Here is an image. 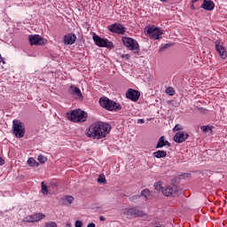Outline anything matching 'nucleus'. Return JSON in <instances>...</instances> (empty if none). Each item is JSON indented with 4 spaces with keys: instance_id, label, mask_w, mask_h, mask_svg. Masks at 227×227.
<instances>
[{
    "instance_id": "1",
    "label": "nucleus",
    "mask_w": 227,
    "mask_h": 227,
    "mask_svg": "<svg viewBox=\"0 0 227 227\" xmlns=\"http://www.w3.org/2000/svg\"><path fill=\"white\" fill-rule=\"evenodd\" d=\"M111 132V126L106 122H95L89 127L86 130V136L88 137H97V139H101V137H106L107 134Z\"/></svg>"
},
{
    "instance_id": "2",
    "label": "nucleus",
    "mask_w": 227,
    "mask_h": 227,
    "mask_svg": "<svg viewBox=\"0 0 227 227\" xmlns=\"http://www.w3.org/2000/svg\"><path fill=\"white\" fill-rule=\"evenodd\" d=\"M86 118H88V114L81 109L72 110L71 113H67V120L74 123L83 122Z\"/></svg>"
},
{
    "instance_id": "3",
    "label": "nucleus",
    "mask_w": 227,
    "mask_h": 227,
    "mask_svg": "<svg viewBox=\"0 0 227 227\" xmlns=\"http://www.w3.org/2000/svg\"><path fill=\"white\" fill-rule=\"evenodd\" d=\"M99 104L101 107L107 109V111H121V105L120 103H116L114 100H111L106 97H103L99 99Z\"/></svg>"
},
{
    "instance_id": "4",
    "label": "nucleus",
    "mask_w": 227,
    "mask_h": 227,
    "mask_svg": "<svg viewBox=\"0 0 227 227\" xmlns=\"http://www.w3.org/2000/svg\"><path fill=\"white\" fill-rule=\"evenodd\" d=\"M144 31L146 36L152 38L153 40H160V36L164 35L162 29L155 26H147L145 27Z\"/></svg>"
},
{
    "instance_id": "5",
    "label": "nucleus",
    "mask_w": 227,
    "mask_h": 227,
    "mask_svg": "<svg viewBox=\"0 0 227 227\" xmlns=\"http://www.w3.org/2000/svg\"><path fill=\"white\" fill-rule=\"evenodd\" d=\"M121 42L129 51H132L133 52H139V51H141L139 48V43H137L134 38L122 36Z\"/></svg>"
},
{
    "instance_id": "6",
    "label": "nucleus",
    "mask_w": 227,
    "mask_h": 227,
    "mask_svg": "<svg viewBox=\"0 0 227 227\" xmlns=\"http://www.w3.org/2000/svg\"><path fill=\"white\" fill-rule=\"evenodd\" d=\"M13 134L16 137H24L26 130L24 129V124L20 121L14 120L12 121Z\"/></svg>"
},
{
    "instance_id": "7",
    "label": "nucleus",
    "mask_w": 227,
    "mask_h": 227,
    "mask_svg": "<svg viewBox=\"0 0 227 227\" xmlns=\"http://www.w3.org/2000/svg\"><path fill=\"white\" fill-rule=\"evenodd\" d=\"M93 40L98 47H106V49H113V43L109 42V40L106 38H101L100 36L94 35Z\"/></svg>"
},
{
    "instance_id": "8",
    "label": "nucleus",
    "mask_w": 227,
    "mask_h": 227,
    "mask_svg": "<svg viewBox=\"0 0 227 227\" xmlns=\"http://www.w3.org/2000/svg\"><path fill=\"white\" fill-rule=\"evenodd\" d=\"M30 45H43L47 43V40L40 35H30L28 36Z\"/></svg>"
},
{
    "instance_id": "9",
    "label": "nucleus",
    "mask_w": 227,
    "mask_h": 227,
    "mask_svg": "<svg viewBox=\"0 0 227 227\" xmlns=\"http://www.w3.org/2000/svg\"><path fill=\"white\" fill-rule=\"evenodd\" d=\"M107 29L110 30L111 33H116L117 35H125V27L120 23H114L107 27Z\"/></svg>"
},
{
    "instance_id": "10",
    "label": "nucleus",
    "mask_w": 227,
    "mask_h": 227,
    "mask_svg": "<svg viewBox=\"0 0 227 227\" xmlns=\"http://www.w3.org/2000/svg\"><path fill=\"white\" fill-rule=\"evenodd\" d=\"M215 49L217 54H219L220 58L222 59H226L227 52H226V48L223 45V43L221 41L217 40L215 43Z\"/></svg>"
},
{
    "instance_id": "11",
    "label": "nucleus",
    "mask_w": 227,
    "mask_h": 227,
    "mask_svg": "<svg viewBox=\"0 0 227 227\" xmlns=\"http://www.w3.org/2000/svg\"><path fill=\"white\" fill-rule=\"evenodd\" d=\"M189 137V134L184 131H177L176 135L174 136V141L176 143H184V141H187Z\"/></svg>"
},
{
    "instance_id": "12",
    "label": "nucleus",
    "mask_w": 227,
    "mask_h": 227,
    "mask_svg": "<svg viewBox=\"0 0 227 227\" xmlns=\"http://www.w3.org/2000/svg\"><path fill=\"white\" fill-rule=\"evenodd\" d=\"M141 94H139V91L129 89L128 92L126 93L127 98H129V100H133L134 102L139 100V97Z\"/></svg>"
},
{
    "instance_id": "13",
    "label": "nucleus",
    "mask_w": 227,
    "mask_h": 227,
    "mask_svg": "<svg viewBox=\"0 0 227 227\" xmlns=\"http://www.w3.org/2000/svg\"><path fill=\"white\" fill-rule=\"evenodd\" d=\"M161 192L163 196H175L176 194V186H166Z\"/></svg>"
},
{
    "instance_id": "14",
    "label": "nucleus",
    "mask_w": 227,
    "mask_h": 227,
    "mask_svg": "<svg viewBox=\"0 0 227 227\" xmlns=\"http://www.w3.org/2000/svg\"><path fill=\"white\" fill-rule=\"evenodd\" d=\"M128 215H131L133 217H143L145 215V213L141 210H138L136 207H131L127 209Z\"/></svg>"
},
{
    "instance_id": "15",
    "label": "nucleus",
    "mask_w": 227,
    "mask_h": 227,
    "mask_svg": "<svg viewBox=\"0 0 227 227\" xmlns=\"http://www.w3.org/2000/svg\"><path fill=\"white\" fill-rule=\"evenodd\" d=\"M201 8L207 10V12H212L215 8V4L212 0H204L201 4Z\"/></svg>"
},
{
    "instance_id": "16",
    "label": "nucleus",
    "mask_w": 227,
    "mask_h": 227,
    "mask_svg": "<svg viewBox=\"0 0 227 227\" xmlns=\"http://www.w3.org/2000/svg\"><path fill=\"white\" fill-rule=\"evenodd\" d=\"M75 40H77V36H75V35L69 34L64 36V43L67 45H74V43H75Z\"/></svg>"
},
{
    "instance_id": "17",
    "label": "nucleus",
    "mask_w": 227,
    "mask_h": 227,
    "mask_svg": "<svg viewBox=\"0 0 227 227\" xmlns=\"http://www.w3.org/2000/svg\"><path fill=\"white\" fill-rule=\"evenodd\" d=\"M70 93L71 95H74V97L82 98V93L81 92V90L74 85L70 86Z\"/></svg>"
},
{
    "instance_id": "18",
    "label": "nucleus",
    "mask_w": 227,
    "mask_h": 227,
    "mask_svg": "<svg viewBox=\"0 0 227 227\" xmlns=\"http://www.w3.org/2000/svg\"><path fill=\"white\" fill-rule=\"evenodd\" d=\"M140 196H143V198H145V201L152 200V195H151L150 190H148V189L142 191L140 193Z\"/></svg>"
},
{
    "instance_id": "19",
    "label": "nucleus",
    "mask_w": 227,
    "mask_h": 227,
    "mask_svg": "<svg viewBox=\"0 0 227 227\" xmlns=\"http://www.w3.org/2000/svg\"><path fill=\"white\" fill-rule=\"evenodd\" d=\"M166 145H169V142L165 141L164 137H160L156 145V148H163V146H166Z\"/></svg>"
},
{
    "instance_id": "20",
    "label": "nucleus",
    "mask_w": 227,
    "mask_h": 227,
    "mask_svg": "<svg viewBox=\"0 0 227 227\" xmlns=\"http://www.w3.org/2000/svg\"><path fill=\"white\" fill-rule=\"evenodd\" d=\"M35 223H40V221H43V219H45V215L43 213H36L34 215Z\"/></svg>"
},
{
    "instance_id": "21",
    "label": "nucleus",
    "mask_w": 227,
    "mask_h": 227,
    "mask_svg": "<svg viewBox=\"0 0 227 227\" xmlns=\"http://www.w3.org/2000/svg\"><path fill=\"white\" fill-rule=\"evenodd\" d=\"M153 155L157 159H162V158L166 157L167 153L165 151H156L155 153H153Z\"/></svg>"
},
{
    "instance_id": "22",
    "label": "nucleus",
    "mask_w": 227,
    "mask_h": 227,
    "mask_svg": "<svg viewBox=\"0 0 227 227\" xmlns=\"http://www.w3.org/2000/svg\"><path fill=\"white\" fill-rule=\"evenodd\" d=\"M23 221L24 223H36L35 220V215H27Z\"/></svg>"
},
{
    "instance_id": "23",
    "label": "nucleus",
    "mask_w": 227,
    "mask_h": 227,
    "mask_svg": "<svg viewBox=\"0 0 227 227\" xmlns=\"http://www.w3.org/2000/svg\"><path fill=\"white\" fill-rule=\"evenodd\" d=\"M64 203L65 205H72V203H74V197L72 196L66 197L64 200Z\"/></svg>"
},
{
    "instance_id": "24",
    "label": "nucleus",
    "mask_w": 227,
    "mask_h": 227,
    "mask_svg": "<svg viewBox=\"0 0 227 227\" xmlns=\"http://www.w3.org/2000/svg\"><path fill=\"white\" fill-rule=\"evenodd\" d=\"M165 93L170 97H173V95H175V89L173 87H168L166 89Z\"/></svg>"
},
{
    "instance_id": "25",
    "label": "nucleus",
    "mask_w": 227,
    "mask_h": 227,
    "mask_svg": "<svg viewBox=\"0 0 227 227\" xmlns=\"http://www.w3.org/2000/svg\"><path fill=\"white\" fill-rule=\"evenodd\" d=\"M27 163L28 164V166H34V167L38 166V162H36V160L33 158H29Z\"/></svg>"
},
{
    "instance_id": "26",
    "label": "nucleus",
    "mask_w": 227,
    "mask_h": 227,
    "mask_svg": "<svg viewBox=\"0 0 227 227\" xmlns=\"http://www.w3.org/2000/svg\"><path fill=\"white\" fill-rule=\"evenodd\" d=\"M41 186L43 194H49V188L47 187V185H45L43 182H42Z\"/></svg>"
},
{
    "instance_id": "27",
    "label": "nucleus",
    "mask_w": 227,
    "mask_h": 227,
    "mask_svg": "<svg viewBox=\"0 0 227 227\" xmlns=\"http://www.w3.org/2000/svg\"><path fill=\"white\" fill-rule=\"evenodd\" d=\"M154 188L156 191H161V192H162V190L164 189V188H162V183H160V182L155 183Z\"/></svg>"
},
{
    "instance_id": "28",
    "label": "nucleus",
    "mask_w": 227,
    "mask_h": 227,
    "mask_svg": "<svg viewBox=\"0 0 227 227\" xmlns=\"http://www.w3.org/2000/svg\"><path fill=\"white\" fill-rule=\"evenodd\" d=\"M37 160H39L41 164H45V162H47V158L43 155H39Z\"/></svg>"
},
{
    "instance_id": "29",
    "label": "nucleus",
    "mask_w": 227,
    "mask_h": 227,
    "mask_svg": "<svg viewBox=\"0 0 227 227\" xmlns=\"http://www.w3.org/2000/svg\"><path fill=\"white\" fill-rule=\"evenodd\" d=\"M44 227H58V223H56V222H47Z\"/></svg>"
},
{
    "instance_id": "30",
    "label": "nucleus",
    "mask_w": 227,
    "mask_h": 227,
    "mask_svg": "<svg viewBox=\"0 0 227 227\" xmlns=\"http://www.w3.org/2000/svg\"><path fill=\"white\" fill-rule=\"evenodd\" d=\"M200 130H202V132H212V129L208 126H201Z\"/></svg>"
},
{
    "instance_id": "31",
    "label": "nucleus",
    "mask_w": 227,
    "mask_h": 227,
    "mask_svg": "<svg viewBox=\"0 0 227 227\" xmlns=\"http://www.w3.org/2000/svg\"><path fill=\"white\" fill-rule=\"evenodd\" d=\"M98 184H106V176H99L98 177Z\"/></svg>"
},
{
    "instance_id": "32",
    "label": "nucleus",
    "mask_w": 227,
    "mask_h": 227,
    "mask_svg": "<svg viewBox=\"0 0 227 227\" xmlns=\"http://www.w3.org/2000/svg\"><path fill=\"white\" fill-rule=\"evenodd\" d=\"M182 129H184V128L182 127V125L176 124V125L174 127L173 131H174V132H178V130H182Z\"/></svg>"
},
{
    "instance_id": "33",
    "label": "nucleus",
    "mask_w": 227,
    "mask_h": 227,
    "mask_svg": "<svg viewBox=\"0 0 227 227\" xmlns=\"http://www.w3.org/2000/svg\"><path fill=\"white\" fill-rule=\"evenodd\" d=\"M141 198V195H133L129 197L130 201H136Z\"/></svg>"
},
{
    "instance_id": "34",
    "label": "nucleus",
    "mask_w": 227,
    "mask_h": 227,
    "mask_svg": "<svg viewBox=\"0 0 227 227\" xmlns=\"http://www.w3.org/2000/svg\"><path fill=\"white\" fill-rule=\"evenodd\" d=\"M75 227H82V221L77 220L74 224Z\"/></svg>"
},
{
    "instance_id": "35",
    "label": "nucleus",
    "mask_w": 227,
    "mask_h": 227,
    "mask_svg": "<svg viewBox=\"0 0 227 227\" xmlns=\"http://www.w3.org/2000/svg\"><path fill=\"white\" fill-rule=\"evenodd\" d=\"M137 123L143 124V123H145V120L144 119H137Z\"/></svg>"
},
{
    "instance_id": "36",
    "label": "nucleus",
    "mask_w": 227,
    "mask_h": 227,
    "mask_svg": "<svg viewBox=\"0 0 227 227\" xmlns=\"http://www.w3.org/2000/svg\"><path fill=\"white\" fill-rule=\"evenodd\" d=\"M87 227H96L95 223H90L87 225Z\"/></svg>"
},
{
    "instance_id": "37",
    "label": "nucleus",
    "mask_w": 227,
    "mask_h": 227,
    "mask_svg": "<svg viewBox=\"0 0 227 227\" xmlns=\"http://www.w3.org/2000/svg\"><path fill=\"white\" fill-rule=\"evenodd\" d=\"M3 164H4V160H3V159L0 157V166H3Z\"/></svg>"
},
{
    "instance_id": "38",
    "label": "nucleus",
    "mask_w": 227,
    "mask_h": 227,
    "mask_svg": "<svg viewBox=\"0 0 227 227\" xmlns=\"http://www.w3.org/2000/svg\"><path fill=\"white\" fill-rule=\"evenodd\" d=\"M99 221H106V217H104L103 215L99 216Z\"/></svg>"
},
{
    "instance_id": "39",
    "label": "nucleus",
    "mask_w": 227,
    "mask_h": 227,
    "mask_svg": "<svg viewBox=\"0 0 227 227\" xmlns=\"http://www.w3.org/2000/svg\"><path fill=\"white\" fill-rule=\"evenodd\" d=\"M191 8L192 10H196V7H194V4H192Z\"/></svg>"
},
{
    "instance_id": "40",
    "label": "nucleus",
    "mask_w": 227,
    "mask_h": 227,
    "mask_svg": "<svg viewBox=\"0 0 227 227\" xmlns=\"http://www.w3.org/2000/svg\"><path fill=\"white\" fill-rule=\"evenodd\" d=\"M67 227H72V223H67Z\"/></svg>"
},
{
    "instance_id": "41",
    "label": "nucleus",
    "mask_w": 227,
    "mask_h": 227,
    "mask_svg": "<svg viewBox=\"0 0 227 227\" xmlns=\"http://www.w3.org/2000/svg\"><path fill=\"white\" fill-rule=\"evenodd\" d=\"M54 187H58V183L53 184Z\"/></svg>"
},
{
    "instance_id": "42",
    "label": "nucleus",
    "mask_w": 227,
    "mask_h": 227,
    "mask_svg": "<svg viewBox=\"0 0 227 227\" xmlns=\"http://www.w3.org/2000/svg\"><path fill=\"white\" fill-rule=\"evenodd\" d=\"M192 3H198V0H192Z\"/></svg>"
},
{
    "instance_id": "43",
    "label": "nucleus",
    "mask_w": 227,
    "mask_h": 227,
    "mask_svg": "<svg viewBox=\"0 0 227 227\" xmlns=\"http://www.w3.org/2000/svg\"><path fill=\"white\" fill-rule=\"evenodd\" d=\"M3 61V57H1V54H0V63Z\"/></svg>"
}]
</instances>
